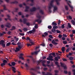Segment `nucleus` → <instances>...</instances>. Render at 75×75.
Masks as SVG:
<instances>
[{
  "label": "nucleus",
  "mask_w": 75,
  "mask_h": 75,
  "mask_svg": "<svg viewBox=\"0 0 75 75\" xmlns=\"http://www.w3.org/2000/svg\"><path fill=\"white\" fill-rule=\"evenodd\" d=\"M73 72H74L73 74L74 75H75V69H74L72 70Z\"/></svg>",
  "instance_id": "64"
},
{
  "label": "nucleus",
  "mask_w": 75,
  "mask_h": 75,
  "mask_svg": "<svg viewBox=\"0 0 75 75\" xmlns=\"http://www.w3.org/2000/svg\"><path fill=\"white\" fill-rule=\"evenodd\" d=\"M6 27L8 28H10L11 26V24L8 23H7L5 25Z\"/></svg>",
  "instance_id": "7"
},
{
  "label": "nucleus",
  "mask_w": 75,
  "mask_h": 75,
  "mask_svg": "<svg viewBox=\"0 0 75 75\" xmlns=\"http://www.w3.org/2000/svg\"><path fill=\"white\" fill-rule=\"evenodd\" d=\"M3 62L6 64V63H7V61L6 60H4L3 61Z\"/></svg>",
  "instance_id": "31"
},
{
  "label": "nucleus",
  "mask_w": 75,
  "mask_h": 75,
  "mask_svg": "<svg viewBox=\"0 0 75 75\" xmlns=\"http://www.w3.org/2000/svg\"><path fill=\"white\" fill-rule=\"evenodd\" d=\"M25 67L26 68V69L27 70H28V68H29V67L28 66V65L27 64V63L25 64Z\"/></svg>",
  "instance_id": "19"
},
{
  "label": "nucleus",
  "mask_w": 75,
  "mask_h": 75,
  "mask_svg": "<svg viewBox=\"0 0 75 75\" xmlns=\"http://www.w3.org/2000/svg\"><path fill=\"white\" fill-rule=\"evenodd\" d=\"M48 28L49 29H51V28H52V26L51 25H49L48 26Z\"/></svg>",
  "instance_id": "42"
},
{
  "label": "nucleus",
  "mask_w": 75,
  "mask_h": 75,
  "mask_svg": "<svg viewBox=\"0 0 75 75\" xmlns=\"http://www.w3.org/2000/svg\"><path fill=\"white\" fill-rule=\"evenodd\" d=\"M65 47H62V52H64L65 51Z\"/></svg>",
  "instance_id": "26"
},
{
  "label": "nucleus",
  "mask_w": 75,
  "mask_h": 75,
  "mask_svg": "<svg viewBox=\"0 0 75 75\" xmlns=\"http://www.w3.org/2000/svg\"><path fill=\"white\" fill-rule=\"evenodd\" d=\"M54 59L56 61H58V59L57 57H55L54 58Z\"/></svg>",
  "instance_id": "43"
},
{
  "label": "nucleus",
  "mask_w": 75,
  "mask_h": 75,
  "mask_svg": "<svg viewBox=\"0 0 75 75\" xmlns=\"http://www.w3.org/2000/svg\"><path fill=\"white\" fill-rule=\"evenodd\" d=\"M40 51V50H39V51L35 52L34 53H35V54H36V55H37V54H38V52H39Z\"/></svg>",
  "instance_id": "25"
},
{
  "label": "nucleus",
  "mask_w": 75,
  "mask_h": 75,
  "mask_svg": "<svg viewBox=\"0 0 75 75\" xmlns=\"http://www.w3.org/2000/svg\"><path fill=\"white\" fill-rule=\"evenodd\" d=\"M11 43L10 42H9L6 44V46H8L10 45Z\"/></svg>",
  "instance_id": "41"
},
{
  "label": "nucleus",
  "mask_w": 75,
  "mask_h": 75,
  "mask_svg": "<svg viewBox=\"0 0 75 75\" xmlns=\"http://www.w3.org/2000/svg\"><path fill=\"white\" fill-rule=\"evenodd\" d=\"M38 15L37 16V17L38 18H39V19H37L35 21V22H38V23H41V22H42V21L41 20H40L41 19V16L39 15V14H38Z\"/></svg>",
  "instance_id": "3"
},
{
  "label": "nucleus",
  "mask_w": 75,
  "mask_h": 75,
  "mask_svg": "<svg viewBox=\"0 0 75 75\" xmlns=\"http://www.w3.org/2000/svg\"><path fill=\"white\" fill-rule=\"evenodd\" d=\"M3 7H4V9L3 10H1L0 11L1 12V11L2 12H3L4 11V10H6L7 9H6V6L5 5H4L3 6Z\"/></svg>",
  "instance_id": "13"
},
{
  "label": "nucleus",
  "mask_w": 75,
  "mask_h": 75,
  "mask_svg": "<svg viewBox=\"0 0 75 75\" xmlns=\"http://www.w3.org/2000/svg\"><path fill=\"white\" fill-rule=\"evenodd\" d=\"M57 33H61V31L59 30H57Z\"/></svg>",
  "instance_id": "55"
},
{
  "label": "nucleus",
  "mask_w": 75,
  "mask_h": 75,
  "mask_svg": "<svg viewBox=\"0 0 75 75\" xmlns=\"http://www.w3.org/2000/svg\"><path fill=\"white\" fill-rule=\"evenodd\" d=\"M72 34H75V30H72Z\"/></svg>",
  "instance_id": "56"
},
{
  "label": "nucleus",
  "mask_w": 75,
  "mask_h": 75,
  "mask_svg": "<svg viewBox=\"0 0 75 75\" xmlns=\"http://www.w3.org/2000/svg\"><path fill=\"white\" fill-rule=\"evenodd\" d=\"M11 65L10 64V63H8V65H9V66H10V67H12V65L13 66H15V65H16V63L14 62H11Z\"/></svg>",
  "instance_id": "8"
},
{
  "label": "nucleus",
  "mask_w": 75,
  "mask_h": 75,
  "mask_svg": "<svg viewBox=\"0 0 75 75\" xmlns=\"http://www.w3.org/2000/svg\"><path fill=\"white\" fill-rule=\"evenodd\" d=\"M54 1V0H52L51 1L50 5L49 6V13H51V8H52V7H54V6L52 4V3Z\"/></svg>",
  "instance_id": "2"
},
{
  "label": "nucleus",
  "mask_w": 75,
  "mask_h": 75,
  "mask_svg": "<svg viewBox=\"0 0 75 75\" xmlns=\"http://www.w3.org/2000/svg\"><path fill=\"white\" fill-rule=\"evenodd\" d=\"M35 28H36V29H37V28H38V26H37V25H35Z\"/></svg>",
  "instance_id": "63"
},
{
  "label": "nucleus",
  "mask_w": 75,
  "mask_h": 75,
  "mask_svg": "<svg viewBox=\"0 0 75 75\" xmlns=\"http://www.w3.org/2000/svg\"><path fill=\"white\" fill-rule=\"evenodd\" d=\"M29 41L30 42V43L32 45H33V44H34V42H33V40H29Z\"/></svg>",
  "instance_id": "36"
},
{
  "label": "nucleus",
  "mask_w": 75,
  "mask_h": 75,
  "mask_svg": "<svg viewBox=\"0 0 75 75\" xmlns=\"http://www.w3.org/2000/svg\"><path fill=\"white\" fill-rule=\"evenodd\" d=\"M54 72L55 73V75H58V74H56V73H58L59 72V71L58 70H55L54 71Z\"/></svg>",
  "instance_id": "20"
},
{
  "label": "nucleus",
  "mask_w": 75,
  "mask_h": 75,
  "mask_svg": "<svg viewBox=\"0 0 75 75\" xmlns=\"http://www.w3.org/2000/svg\"><path fill=\"white\" fill-rule=\"evenodd\" d=\"M71 22L73 25H75V21L74 20H72Z\"/></svg>",
  "instance_id": "30"
},
{
  "label": "nucleus",
  "mask_w": 75,
  "mask_h": 75,
  "mask_svg": "<svg viewBox=\"0 0 75 75\" xmlns=\"http://www.w3.org/2000/svg\"><path fill=\"white\" fill-rule=\"evenodd\" d=\"M1 45L3 48H5V47H6V45L5 44L3 43Z\"/></svg>",
  "instance_id": "34"
},
{
  "label": "nucleus",
  "mask_w": 75,
  "mask_h": 75,
  "mask_svg": "<svg viewBox=\"0 0 75 75\" xmlns=\"http://www.w3.org/2000/svg\"><path fill=\"white\" fill-rule=\"evenodd\" d=\"M20 35L22 36H24V33H20Z\"/></svg>",
  "instance_id": "60"
},
{
  "label": "nucleus",
  "mask_w": 75,
  "mask_h": 75,
  "mask_svg": "<svg viewBox=\"0 0 75 75\" xmlns=\"http://www.w3.org/2000/svg\"><path fill=\"white\" fill-rule=\"evenodd\" d=\"M20 51V49L18 47L16 48V50H15V52H17L18 51Z\"/></svg>",
  "instance_id": "23"
},
{
  "label": "nucleus",
  "mask_w": 75,
  "mask_h": 75,
  "mask_svg": "<svg viewBox=\"0 0 75 75\" xmlns=\"http://www.w3.org/2000/svg\"><path fill=\"white\" fill-rule=\"evenodd\" d=\"M55 64H56V65H58V62L56 61V62H55Z\"/></svg>",
  "instance_id": "61"
},
{
  "label": "nucleus",
  "mask_w": 75,
  "mask_h": 75,
  "mask_svg": "<svg viewBox=\"0 0 75 75\" xmlns=\"http://www.w3.org/2000/svg\"><path fill=\"white\" fill-rule=\"evenodd\" d=\"M63 44H67V42L66 41H63Z\"/></svg>",
  "instance_id": "45"
},
{
  "label": "nucleus",
  "mask_w": 75,
  "mask_h": 75,
  "mask_svg": "<svg viewBox=\"0 0 75 75\" xmlns=\"http://www.w3.org/2000/svg\"><path fill=\"white\" fill-rule=\"evenodd\" d=\"M64 24H63L62 25V28H65V26Z\"/></svg>",
  "instance_id": "49"
},
{
  "label": "nucleus",
  "mask_w": 75,
  "mask_h": 75,
  "mask_svg": "<svg viewBox=\"0 0 75 75\" xmlns=\"http://www.w3.org/2000/svg\"><path fill=\"white\" fill-rule=\"evenodd\" d=\"M53 57L52 56H49V57H47V60H49V61H54Z\"/></svg>",
  "instance_id": "6"
},
{
  "label": "nucleus",
  "mask_w": 75,
  "mask_h": 75,
  "mask_svg": "<svg viewBox=\"0 0 75 75\" xmlns=\"http://www.w3.org/2000/svg\"><path fill=\"white\" fill-rule=\"evenodd\" d=\"M7 17H8V18H5V20H6V21H7V19H9V20L11 21V19L10 18V16H9V15H7Z\"/></svg>",
  "instance_id": "15"
},
{
  "label": "nucleus",
  "mask_w": 75,
  "mask_h": 75,
  "mask_svg": "<svg viewBox=\"0 0 75 75\" xmlns=\"http://www.w3.org/2000/svg\"><path fill=\"white\" fill-rule=\"evenodd\" d=\"M36 10H37V8H36L35 7H33L30 10V11H31V12L35 11Z\"/></svg>",
  "instance_id": "11"
},
{
  "label": "nucleus",
  "mask_w": 75,
  "mask_h": 75,
  "mask_svg": "<svg viewBox=\"0 0 75 75\" xmlns=\"http://www.w3.org/2000/svg\"><path fill=\"white\" fill-rule=\"evenodd\" d=\"M52 55L54 57H55L56 56L55 53L54 52H53L52 53Z\"/></svg>",
  "instance_id": "39"
},
{
  "label": "nucleus",
  "mask_w": 75,
  "mask_h": 75,
  "mask_svg": "<svg viewBox=\"0 0 75 75\" xmlns=\"http://www.w3.org/2000/svg\"><path fill=\"white\" fill-rule=\"evenodd\" d=\"M49 38H53V37H52V35H49Z\"/></svg>",
  "instance_id": "53"
},
{
  "label": "nucleus",
  "mask_w": 75,
  "mask_h": 75,
  "mask_svg": "<svg viewBox=\"0 0 75 75\" xmlns=\"http://www.w3.org/2000/svg\"><path fill=\"white\" fill-rule=\"evenodd\" d=\"M56 2L57 3V5H59V2H58V0H55Z\"/></svg>",
  "instance_id": "52"
},
{
  "label": "nucleus",
  "mask_w": 75,
  "mask_h": 75,
  "mask_svg": "<svg viewBox=\"0 0 75 75\" xmlns=\"http://www.w3.org/2000/svg\"><path fill=\"white\" fill-rule=\"evenodd\" d=\"M65 8L66 10H68V7L67 6H65Z\"/></svg>",
  "instance_id": "46"
},
{
  "label": "nucleus",
  "mask_w": 75,
  "mask_h": 75,
  "mask_svg": "<svg viewBox=\"0 0 75 75\" xmlns=\"http://www.w3.org/2000/svg\"><path fill=\"white\" fill-rule=\"evenodd\" d=\"M35 29L34 28H33V29L31 30L33 34H34L35 32Z\"/></svg>",
  "instance_id": "24"
},
{
  "label": "nucleus",
  "mask_w": 75,
  "mask_h": 75,
  "mask_svg": "<svg viewBox=\"0 0 75 75\" xmlns=\"http://www.w3.org/2000/svg\"><path fill=\"white\" fill-rule=\"evenodd\" d=\"M19 59H23V60L24 59V58H23V57L22 56H19Z\"/></svg>",
  "instance_id": "48"
},
{
  "label": "nucleus",
  "mask_w": 75,
  "mask_h": 75,
  "mask_svg": "<svg viewBox=\"0 0 75 75\" xmlns=\"http://www.w3.org/2000/svg\"><path fill=\"white\" fill-rule=\"evenodd\" d=\"M54 7V10H53V11L54 12L55 11H56L57 10V7L56 6H53Z\"/></svg>",
  "instance_id": "21"
},
{
  "label": "nucleus",
  "mask_w": 75,
  "mask_h": 75,
  "mask_svg": "<svg viewBox=\"0 0 75 75\" xmlns=\"http://www.w3.org/2000/svg\"><path fill=\"white\" fill-rule=\"evenodd\" d=\"M60 64L61 65V66L62 67H64V64L62 63H60Z\"/></svg>",
  "instance_id": "44"
},
{
  "label": "nucleus",
  "mask_w": 75,
  "mask_h": 75,
  "mask_svg": "<svg viewBox=\"0 0 75 75\" xmlns=\"http://www.w3.org/2000/svg\"><path fill=\"white\" fill-rule=\"evenodd\" d=\"M12 45H16V44L14 42H12Z\"/></svg>",
  "instance_id": "62"
},
{
  "label": "nucleus",
  "mask_w": 75,
  "mask_h": 75,
  "mask_svg": "<svg viewBox=\"0 0 75 75\" xmlns=\"http://www.w3.org/2000/svg\"><path fill=\"white\" fill-rule=\"evenodd\" d=\"M42 74L43 75H52V74L49 72H47V74H45V72H42Z\"/></svg>",
  "instance_id": "9"
},
{
  "label": "nucleus",
  "mask_w": 75,
  "mask_h": 75,
  "mask_svg": "<svg viewBox=\"0 0 75 75\" xmlns=\"http://www.w3.org/2000/svg\"><path fill=\"white\" fill-rule=\"evenodd\" d=\"M12 3L13 4H17V3H18V2L17 1H15L14 2H12Z\"/></svg>",
  "instance_id": "40"
},
{
  "label": "nucleus",
  "mask_w": 75,
  "mask_h": 75,
  "mask_svg": "<svg viewBox=\"0 0 75 75\" xmlns=\"http://www.w3.org/2000/svg\"><path fill=\"white\" fill-rule=\"evenodd\" d=\"M58 39H56L55 40L53 39L52 41V44H54V45H58V43L55 42H58Z\"/></svg>",
  "instance_id": "4"
},
{
  "label": "nucleus",
  "mask_w": 75,
  "mask_h": 75,
  "mask_svg": "<svg viewBox=\"0 0 75 75\" xmlns=\"http://www.w3.org/2000/svg\"><path fill=\"white\" fill-rule=\"evenodd\" d=\"M16 27L13 26L12 27L11 29L10 30H11V31H13V30H16Z\"/></svg>",
  "instance_id": "16"
},
{
  "label": "nucleus",
  "mask_w": 75,
  "mask_h": 75,
  "mask_svg": "<svg viewBox=\"0 0 75 75\" xmlns=\"http://www.w3.org/2000/svg\"><path fill=\"white\" fill-rule=\"evenodd\" d=\"M40 69V67H35V68H32L30 69V74L31 75H35V74H34V73L33 72H32V70L33 71H37V69Z\"/></svg>",
  "instance_id": "1"
},
{
  "label": "nucleus",
  "mask_w": 75,
  "mask_h": 75,
  "mask_svg": "<svg viewBox=\"0 0 75 75\" xmlns=\"http://www.w3.org/2000/svg\"><path fill=\"white\" fill-rule=\"evenodd\" d=\"M44 34L45 36H47L48 35V33L47 32H45Z\"/></svg>",
  "instance_id": "50"
},
{
  "label": "nucleus",
  "mask_w": 75,
  "mask_h": 75,
  "mask_svg": "<svg viewBox=\"0 0 75 75\" xmlns=\"http://www.w3.org/2000/svg\"><path fill=\"white\" fill-rule=\"evenodd\" d=\"M69 59L70 60H73V59H74V57H69Z\"/></svg>",
  "instance_id": "38"
},
{
  "label": "nucleus",
  "mask_w": 75,
  "mask_h": 75,
  "mask_svg": "<svg viewBox=\"0 0 75 75\" xmlns=\"http://www.w3.org/2000/svg\"><path fill=\"white\" fill-rule=\"evenodd\" d=\"M62 35L61 34H59L58 37L59 38H62Z\"/></svg>",
  "instance_id": "47"
},
{
  "label": "nucleus",
  "mask_w": 75,
  "mask_h": 75,
  "mask_svg": "<svg viewBox=\"0 0 75 75\" xmlns=\"http://www.w3.org/2000/svg\"><path fill=\"white\" fill-rule=\"evenodd\" d=\"M46 62V61H45V60H43L42 62V66L45 67H46V65L45 64Z\"/></svg>",
  "instance_id": "10"
},
{
  "label": "nucleus",
  "mask_w": 75,
  "mask_h": 75,
  "mask_svg": "<svg viewBox=\"0 0 75 75\" xmlns=\"http://www.w3.org/2000/svg\"><path fill=\"white\" fill-rule=\"evenodd\" d=\"M6 65V64L5 63H1V67H3V66H4Z\"/></svg>",
  "instance_id": "32"
},
{
  "label": "nucleus",
  "mask_w": 75,
  "mask_h": 75,
  "mask_svg": "<svg viewBox=\"0 0 75 75\" xmlns=\"http://www.w3.org/2000/svg\"><path fill=\"white\" fill-rule=\"evenodd\" d=\"M52 26H54V25H57V24L55 22H53L52 23Z\"/></svg>",
  "instance_id": "18"
},
{
  "label": "nucleus",
  "mask_w": 75,
  "mask_h": 75,
  "mask_svg": "<svg viewBox=\"0 0 75 75\" xmlns=\"http://www.w3.org/2000/svg\"><path fill=\"white\" fill-rule=\"evenodd\" d=\"M68 27L69 28H71V24H70L69 23H68Z\"/></svg>",
  "instance_id": "37"
},
{
  "label": "nucleus",
  "mask_w": 75,
  "mask_h": 75,
  "mask_svg": "<svg viewBox=\"0 0 75 75\" xmlns=\"http://www.w3.org/2000/svg\"><path fill=\"white\" fill-rule=\"evenodd\" d=\"M67 4L68 5H69L70 8H71V11H73V12H74V11H73V8H74L73 7V6L69 4V3H68V2H67Z\"/></svg>",
  "instance_id": "12"
},
{
  "label": "nucleus",
  "mask_w": 75,
  "mask_h": 75,
  "mask_svg": "<svg viewBox=\"0 0 75 75\" xmlns=\"http://www.w3.org/2000/svg\"><path fill=\"white\" fill-rule=\"evenodd\" d=\"M69 18L70 20H72V19L71 16H70V15L69 16Z\"/></svg>",
  "instance_id": "54"
},
{
  "label": "nucleus",
  "mask_w": 75,
  "mask_h": 75,
  "mask_svg": "<svg viewBox=\"0 0 75 75\" xmlns=\"http://www.w3.org/2000/svg\"><path fill=\"white\" fill-rule=\"evenodd\" d=\"M28 34H32V33H33V32H32V30H30L29 32H27Z\"/></svg>",
  "instance_id": "35"
},
{
  "label": "nucleus",
  "mask_w": 75,
  "mask_h": 75,
  "mask_svg": "<svg viewBox=\"0 0 75 75\" xmlns=\"http://www.w3.org/2000/svg\"><path fill=\"white\" fill-rule=\"evenodd\" d=\"M4 40H2L1 41H0V45H1V44H3V43H4Z\"/></svg>",
  "instance_id": "22"
},
{
  "label": "nucleus",
  "mask_w": 75,
  "mask_h": 75,
  "mask_svg": "<svg viewBox=\"0 0 75 75\" xmlns=\"http://www.w3.org/2000/svg\"><path fill=\"white\" fill-rule=\"evenodd\" d=\"M39 12L41 14H44V12L42 11V10H40L39 11Z\"/></svg>",
  "instance_id": "27"
},
{
  "label": "nucleus",
  "mask_w": 75,
  "mask_h": 75,
  "mask_svg": "<svg viewBox=\"0 0 75 75\" xmlns=\"http://www.w3.org/2000/svg\"><path fill=\"white\" fill-rule=\"evenodd\" d=\"M26 40H29V41H30V39L28 37H27L26 38Z\"/></svg>",
  "instance_id": "59"
},
{
  "label": "nucleus",
  "mask_w": 75,
  "mask_h": 75,
  "mask_svg": "<svg viewBox=\"0 0 75 75\" xmlns=\"http://www.w3.org/2000/svg\"><path fill=\"white\" fill-rule=\"evenodd\" d=\"M27 19L25 18L23 19V21H22V20L21 19H20L19 20V21L20 22V23H22L23 22V24H26V23H27Z\"/></svg>",
  "instance_id": "5"
},
{
  "label": "nucleus",
  "mask_w": 75,
  "mask_h": 75,
  "mask_svg": "<svg viewBox=\"0 0 75 75\" xmlns=\"http://www.w3.org/2000/svg\"><path fill=\"white\" fill-rule=\"evenodd\" d=\"M27 45L28 47H29V46H31L32 45H31L30 44H27Z\"/></svg>",
  "instance_id": "58"
},
{
  "label": "nucleus",
  "mask_w": 75,
  "mask_h": 75,
  "mask_svg": "<svg viewBox=\"0 0 75 75\" xmlns=\"http://www.w3.org/2000/svg\"><path fill=\"white\" fill-rule=\"evenodd\" d=\"M42 61V60H40V61H38V62L39 64L40 63V62H41Z\"/></svg>",
  "instance_id": "57"
},
{
  "label": "nucleus",
  "mask_w": 75,
  "mask_h": 75,
  "mask_svg": "<svg viewBox=\"0 0 75 75\" xmlns=\"http://www.w3.org/2000/svg\"><path fill=\"white\" fill-rule=\"evenodd\" d=\"M18 48H19V49H21V48H22V47L21 46L19 45H18Z\"/></svg>",
  "instance_id": "51"
},
{
  "label": "nucleus",
  "mask_w": 75,
  "mask_h": 75,
  "mask_svg": "<svg viewBox=\"0 0 75 75\" xmlns=\"http://www.w3.org/2000/svg\"><path fill=\"white\" fill-rule=\"evenodd\" d=\"M71 22L73 25H75V21L74 20H72Z\"/></svg>",
  "instance_id": "29"
},
{
  "label": "nucleus",
  "mask_w": 75,
  "mask_h": 75,
  "mask_svg": "<svg viewBox=\"0 0 75 75\" xmlns=\"http://www.w3.org/2000/svg\"><path fill=\"white\" fill-rule=\"evenodd\" d=\"M58 27L57 26H56V25H54V26L53 27V28L54 29H57V28H58Z\"/></svg>",
  "instance_id": "28"
},
{
  "label": "nucleus",
  "mask_w": 75,
  "mask_h": 75,
  "mask_svg": "<svg viewBox=\"0 0 75 75\" xmlns=\"http://www.w3.org/2000/svg\"><path fill=\"white\" fill-rule=\"evenodd\" d=\"M11 68L12 69V70L13 71V72L14 73H16V69L14 67H12Z\"/></svg>",
  "instance_id": "14"
},
{
  "label": "nucleus",
  "mask_w": 75,
  "mask_h": 75,
  "mask_svg": "<svg viewBox=\"0 0 75 75\" xmlns=\"http://www.w3.org/2000/svg\"><path fill=\"white\" fill-rule=\"evenodd\" d=\"M53 33H54L56 32V30L55 29H53L52 30Z\"/></svg>",
  "instance_id": "33"
},
{
  "label": "nucleus",
  "mask_w": 75,
  "mask_h": 75,
  "mask_svg": "<svg viewBox=\"0 0 75 75\" xmlns=\"http://www.w3.org/2000/svg\"><path fill=\"white\" fill-rule=\"evenodd\" d=\"M23 30L25 32H27V30H28V29L26 28H24L23 29Z\"/></svg>",
  "instance_id": "17"
}]
</instances>
